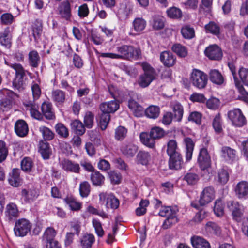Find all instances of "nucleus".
I'll use <instances>...</instances> for the list:
<instances>
[{
  "instance_id": "obj_19",
  "label": "nucleus",
  "mask_w": 248,
  "mask_h": 248,
  "mask_svg": "<svg viewBox=\"0 0 248 248\" xmlns=\"http://www.w3.org/2000/svg\"><path fill=\"white\" fill-rule=\"evenodd\" d=\"M62 168L67 172L79 173L80 167L79 164L68 159H64L61 162Z\"/></svg>"
},
{
  "instance_id": "obj_7",
  "label": "nucleus",
  "mask_w": 248,
  "mask_h": 248,
  "mask_svg": "<svg viewBox=\"0 0 248 248\" xmlns=\"http://www.w3.org/2000/svg\"><path fill=\"white\" fill-rule=\"evenodd\" d=\"M197 163L201 170L208 171L211 168V158L207 148L200 149L197 157Z\"/></svg>"
},
{
  "instance_id": "obj_58",
  "label": "nucleus",
  "mask_w": 248,
  "mask_h": 248,
  "mask_svg": "<svg viewBox=\"0 0 248 248\" xmlns=\"http://www.w3.org/2000/svg\"><path fill=\"white\" fill-rule=\"evenodd\" d=\"M202 114L200 112L194 111L191 112L187 118V120L189 122L194 123L198 125L202 124Z\"/></svg>"
},
{
  "instance_id": "obj_62",
  "label": "nucleus",
  "mask_w": 248,
  "mask_h": 248,
  "mask_svg": "<svg viewBox=\"0 0 248 248\" xmlns=\"http://www.w3.org/2000/svg\"><path fill=\"white\" fill-rule=\"evenodd\" d=\"M224 204L221 200H217L215 202L214 212L217 217H221L224 215Z\"/></svg>"
},
{
  "instance_id": "obj_55",
  "label": "nucleus",
  "mask_w": 248,
  "mask_h": 248,
  "mask_svg": "<svg viewBox=\"0 0 248 248\" xmlns=\"http://www.w3.org/2000/svg\"><path fill=\"white\" fill-rule=\"evenodd\" d=\"M94 237L93 234H87L83 236L80 240L82 248H90L94 242Z\"/></svg>"
},
{
  "instance_id": "obj_17",
  "label": "nucleus",
  "mask_w": 248,
  "mask_h": 248,
  "mask_svg": "<svg viewBox=\"0 0 248 248\" xmlns=\"http://www.w3.org/2000/svg\"><path fill=\"white\" fill-rule=\"evenodd\" d=\"M169 156V167L170 169L179 170L182 168L184 161L182 155L180 153Z\"/></svg>"
},
{
  "instance_id": "obj_22",
  "label": "nucleus",
  "mask_w": 248,
  "mask_h": 248,
  "mask_svg": "<svg viewBox=\"0 0 248 248\" xmlns=\"http://www.w3.org/2000/svg\"><path fill=\"white\" fill-rule=\"evenodd\" d=\"M119 108V104L115 100L103 102L99 106V108L101 112L109 114L115 112Z\"/></svg>"
},
{
  "instance_id": "obj_10",
  "label": "nucleus",
  "mask_w": 248,
  "mask_h": 248,
  "mask_svg": "<svg viewBox=\"0 0 248 248\" xmlns=\"http://www.w3.org/2000/svg\"><path fill=\"white\" fill-rule=\"evenodd\" d=\"M72 2L69 0H64L59 4L57 7L58 14L60 18L67 21H70L72 16Z\"/></svg>"
},
{
  "instance_id": "obj_26",
  "label": "nucleus",
  "mask_w": 248,
  "mask_h": 248,
  "mask_svg": "<svg viewBox=\"0 0 248 248\" xmlns=\"http://www.w3.org/2000/svg\"><path fill=\"white\" fill-rule=\"evenodd\" d=\"M38 152L44 160L49 159L52 151L49 143L46 141L41 140L38 144Z\"/></svg>"
},
{
  "instance_id": "obj_38",
  "label": "nucleus",
  "mask_w": 248,
  "mask_h": 248,
  "mask_svg": "<svg viewBox=\"0 0 248 248\" xmlns=\"http://www.w3.org/2000/svg\"><path fill=\"white\" fill-rule=\"evenodd\" d=\"M222 156L227 161H233L236 157V151L229 146H224L221 149Z\"/></svg>"
},
{
  "instance_id": "obj_33",
  "label": "nucleus",
  "mask_w": 248,
  "mask_h": 248,
  "mask_svg": "<svg viewBox=\"0 0 248 248\" xmlns=\"http://www.w3.org/2000/svg\"><path fill=\"white\" fill-rule=\"evenodd\" d=\"M174 120L180 122L182 121L184 114V108L179 102H177L171 106Z\"/></svg>"
},
{
  "instance_id": "obj_4",
  "label": "nucleus",
  "mask_w": 248,
  "mask_h": 248,
  "mask_svg": "<svg viewBox=\"0 0 248 248\" xmlns=\"http://www.w3.org/2000/svg\"><path fill=\"white\" fill-rule=\"evenodd\" d=\"M189 79L192 85L199 90L206 88L208 80L207 74L197 69L192 70Z\"/></svg>"
},
{
  "instance_id": "obj_31",
  "label": "nucleus",
  "mask_w": 248,
  "mask_h": 248,
  "mask_svg": "<svg viewBox=\"0 0 248 248\" xmlns=\"http://www.w3.org/2000/svg\"><path fill=\"white\" fill-rule=\"evenodd\" d=\"M10 32V30L8 27L5 28L3 32H0V44L7 48H10L12 44Z\"/></svg>"
},
{
  "instance_id": "obj_27",
  "label": "nucleus",
  "mask_w": 248,
  "mask_h": 248,
  "mask_svg": "<svg viewBox=\"0 0 248 248\" xmlns=\"http://www.w3.org/2000/svg\"><path fill=\"white\" fill-rule=\"evenodd\" d=\"M14 129L16 135L20 137L26 136L29 131L27 123L22 119L18 120L16 122Z\"/></svg>"
},
{
  "instance_id": "obj_56",
  "label": "nucleus",
  "mask_w": 248,
  "mask_h": 248,
  "mask_svg": "<svg viewBox=\"0 0 248 248\" xmlns=\"http://www.w3.org/2000/svg\"><path fill=\"white\" fill-rule=\"evenodd\" d=\"M55 130L61 138H67L69 136L68 129L62 123H58L55 126Z\"/></svg>"
},
{
  "instance_id": "obj_60",
  "label": "nucleus",
  "mask_w": 248,
  "mask_h": 248,
  "mask_svg": "<svg viewBox=\"0 0 248 248\" xmlns=\"http://www.w3.org/2000/svg\"><path fill=\"white\" fill-rule=\"evenodd\" d=\"M56 235V232L52 227H47L45 230L43 239L46 241V243L55 241V237Z\"/></svg>"
},
{
  "instance_id": "obj_29",
  "label": "nucleus",
  "mask_w": 248,
  "mask_h": 248,
  "mask_svg": "<svg viewBox=\"0 0 248 248\" xmlns=\"http://www.w3.org/2000/svg\"><path fill=\"white\" fill-rule=\"evenodd\" d=\"M90 180L94 186L101 187L105 184V176L97 170L92 172L90 175Z\"/></svg>"
},
{
  "instance_id": "obj_52",
  "label": "nucleus",
  "mask_w": 248,
  "mask_h": 248,
  "mask_svg": "<svg viewBox=\"0 0 248 248\" xmlns=\"http://www.w3.org/2000/svg\"><path fill=\"white\" fill-rule=\"evenodd\" d=\"M150 136L152 137L155 140L160 139L166 135V132L159 126H154L151 128L150 132Z\"/></svg>"
},
{
  "instance_id": "obj_16",
  "label": "nucleus",
  "mask_w": 248,
  "mask_h": 248,
  "mask_svg": "<svg viewBox=\"0 0 248 248\" xmlns=\"http://www.w3.org/2000/svg\"><path fill=\"white\" fill-rule=\"evenodd\" d=\"M51 99L58 107L62 106L66 100V92L61 89L53 90L51 92Z\"/></svg>"
},
{
  "instance_id": "obj_61",
  "label": "nucleus",
  "mask_w": 248,
  "mask_h": 248,
  "mask_svg": "<svg viewBox=\"0 0 248 248\" xmlns=\"http://www.w3.org/2000/svg\"><path fill=\"white\" fill-rule=\"evenodd\" d=\"M94 114L91 111H87L84 117V124L87 128L93 127L94 123Z\"/></svg>"
},
{
  "instance_id": "obj_54",
  "label": "nucleus",
  "mask_w": 248,
  "mask_h": 248,
  "mask_svg": "<svg viewBox=\"0 0 248 248\" xmlns=\"http://www.w3.org/2000/svg\"><path fill=\"white\" fill-rule=\"evenodd\" d=\"M110 120V115L107 113L101 112L99 116V126L102 130H105Z\"/></svg>"
},
{
  "instance_id": "obj_9",
  "label": "nucleus",
  "mask_w": 248,
  "mask_h": 248,
  "mask_svg": "<svg viewBox=\"0 0 248 248\" xmlns=\"http://www.w3.org/2000/svg\"><path fill=\"white\" fill-rule=\"evenodd\" d=\"M99 198L100 202H105L107 209L116 210L119 207L120 201L112 193L102 192L99 194Z\"/></svg>"
},
{
  "instance_id": "obj_20",
  "label": "nucleus",
  "mask_w": 248,
  "mask_h": 248,
  "mask_svg": "<svg viewBox=\"0 0 248 248\" xmlns=\"http://www.w3.org/2000/svg\"><path fill=\"white\" fill-rule=\"evenodd\" d=\"M160 60L162 64L167 67L173 66L176 63V57L170 51H164L160 54Z\"/></svg>"
},
{
  "instance_id": "obj_36",
  "label": "nucleus",
  "mask_w": 248,
  "mask_h": 248,
  "mask_svg": "<svg viewBox=\"0 0 248 248\" xmlns=\"http://www.w3.org/2000/svg\"><path fill=\"white\" fill-rule=\"evenodd\" d=\"M5 64L15 71V76L20 77H25L26 76V70L21 64L16 62L12 63L8 62L6 60H5Z\"/></svg>"
},
{
  "instance_id": "obj_35",
  "label": "nucleus",
  "mask_w": 248,
  "mask_h": 248,
  "mask_svg": "<svg viewBox=\"0 0 248 248\" xmlns=\"http://www.w3.org/2000/svg\"><path fill=\"white\" fill-rule=\"evenodd\" d=\"M28 62L31 68H37L40 62V57L36 50H32L28 54Z\"/></svg>"
},
{
  "instance_id": "obj_48",
  "label": "nucleus",
  "mask_w": 248,
  "mask_h": 248,
  "mask_svg": "<svg viewBox=\"0 0 248 248\" xmlns=\"http://www.w3.org/2000/svg\"><path fill=\"white\" fill-rule=\"evenodd\" d=\"M134 31L139 33L142 32L146 26V21L142 17L136 18L133 21Z\"/></svg>"
},
{
  "instance_id": "obj_57",
  "label": "nucleus",
  "mask_w": 248,
  "mask_h": 248,
  "mask_svg": "<svg viewBox=\"0 0 248 248\" xmlns=\"http://www.w3.org/2000/svg\"><path fill=\"white\" fill-rule=\"evenodd\" d=\"M127 133V128L123 126H119L115 130V139L118 141L123 140L126 137Z\"/></svg>"
},
{
  "instance_id": "obj_24",
  "label": "nucleus",
  "mask_w": 248,
  "mask_h": 248,
  "mask_svg": "<svg viewBox=\"0 0 248 248\" xmlns=\"http://www.w3.org/2000/svg\"><path fill=\"white\" fill-rule=\"evenodd\" d=\"M165 18L160 15H153L149 21L150 25L155 31L163 29L165 27Z\"/></svg>"
},
{
  "instance_id": "obj_42",
  "label": "nucleus",
  "mask_w": 248,
  "mask_h": 248,
  "mask_svg": "<svg viewBox=\"0 0 248 248\" xmlns=\"http://www.w3.org/2000/svg\"><path fill=\"white\" fill-rule=\"evenodd\" d=\"M63 201L68 205L70 210L72 211H78L80 210L82 207V203L77 201L76 199L72 196L66 197L63 199Z\"/></svg>"
},
{
  "instance_id": "obj_32",
  "label": "nucleus",
  "mask_w": 248,
  "mask_h": 248,
  "mask_svg": "<svg viewBox=\"0 0 248 248\" xmlns=\"http://www.w3.org/2000/svg\"><path fill=\"white\" fill-rule=\"evenodd\" d=\"M138 150V147L132 143L123 145L121 149L122 154L127 157H133Z\"/></svg>"
},
{
  "instance_id": "obj_46",
  "label": "nucleus",
  "mask_w": 248,
  "mask_h": 248,
  "mask_svg": "<svg viewBox=\"0 0 248 248\" xmlns=\"http://www.w3.org/2000/svg\"><path fill=\"white\" fill-rule=\"evenodd\" d=\"M204 29L206 33H210L216 36L220 33V28L219 25L214 21H210L205 25Z\"/></svg>"
},
{
  "instance_id": "obj_25",
  "label": "nucleus",
  "mask_w": 248,
  "mask_h": 248,
  "mask_svg": "<svg viewBox=\"0 0 248 248\" xmlns=\"http://www.w3.org/2000/svg\"><path fill=\"white\" fill-rule=\"evenodd\" d=\"M190 241L194 248H211L209 242L199 236H193L190 238Z\"/></svg>"
},
{
  "instance_id": "obj_12",
  "label": "nucleus",
  "mask_w": 248,
  "mask_h": 248,
  "mask_svg": "<svg viewBox=\"0 0 248 248\" xmlns=\"http://www.w3.org/2000/svg\"><path fill=\"white\" fill-rule=\"evenodd\" d=\"M204 53L206 56L212 60H220L223 56L222 50L215 44L207 47L204 50Z\"/></svg>"
},
{
  "instance_id": "obj_53",
  "label": "nucleus",
  "mask_w": 248,
  "mask_h": 248,
  "mask_svg": "<svg viewBox=\"0 0 248 248\" xmlns=\"http://www.w3.org/2000/svg\"><path fill=\"white\" fill-rule=\"evenodd\" d=\"M212 126L216 133L219 134L223 132L222 120L220 113L215 115L212 122Z\"/></svg>"
},
{
  "instance_id": "obj_11",
  "label": "nucleus",
  "mask_w": 248,
  "mask_h": 248,
  "mask_svg": "<svg viewBox=\"0 0 248 248\" xmlns=\"http://www.w3.org/2000/svg\"><path fill=\"white\" fill-rule=\"evenodd\" d=\"M215 198V190L213 186H209L204 188L201 194L199 203L204 206L210 203Z\"/></svg>"
},
{
  "instance_id": "obj_59",
  "label": "nucleus",
  "mask_w": 248,
  "mask_h": 248,
  "mask_svg": "<svg viewBox=\"0 0 248 248\" xmlns=\"http://www.w3.org/2000/svg\"><path fill=\"white\" fill-rule=\"evenodd\" d=\"M183 37L187 39H190L195 36V31L193 28L190 26L186 25L183 27L181 30Z\"/></svg>"
},
{
  "instance_id": "obj_47",
  "label": "nucleus",
  "mask_w": 248,
  "mask_h": 248,
  "mask_svg": "<svg viewBox=\"0 0 248 248\" xmlns=\"http://www.w3.org/2000/svg\"><path fill=\"white\" fill-rule=\"evenodd\" d=\"M21 169L25 173H29L32 171L34 163L29 157H25L20 163Z\"/></svg>"
},
{
  "instance_id": "obj_41",
  "label": "nucleus",
  "mask_w": 248,
  "mask_h": 248,
  "mask_svg": "<svg viewBox=\"0 0 248 248\" xmlns=\"http://www.w3.org/2000/svg\"><path fill=\"white\" fill-rule=\"evenodd\" d=\"M200 180L199 175L192 172H186L183 178V180L185 181L187 185L193 186L196 185Z\"/></svg>"
},
{
  "instance_id": "obj_13",
  "label": "nucleus",
  "mask_w": 248,
  "mask_h": 248,
  "mask_svg": "<svg viewBox=\"0 0 248 248\" xmlns=\"http://www.w3.org/2000/svg\"><path fill=\"white\" fill-rule=\"evenodd\" d=\"M19 216V210L15 203L11 202L6 205L5 211V217L6 220L14 222Z\"/></svg>"
},
{
  "instance_id": "obj_45",
  "label": "nucleus",
  "mask_w": 248,
  "mask_h": 248,
  "mask_svg": "<svg viewBox=\"0 0 248 248\" xmlns=\"http://www.w3.org/2000/svg\"><path fill=\"white\" fill-rule=\"evenodd\" d=\"M205 229L210 233H212L217 236L221 234V227L216 222L208 221L205 225Z\"/></svg>"
},
{
  "instance_id": "obj_51",
  "label": "nucleus",
  "mask_w": 248,
  "mask_h": 248,
  "mask_svg": "<svg viewBox=\"0 0 248 248\" xmlns=\"http://www.w3.org/2000/svg\"><path fill=\"white\" fill-rule=\"evenodd\" d=\"M79 191L82 198L87 197L91 192V185L87 181L81 182L79 184Z\"/></svg>"
},
{
  "instance_id": "obj_50",
  "label": "nucleus",
  "mask_w": 248,
  "mask_h": 248,
  "mask_svg": "<svg viewBox=\"0 0 248 248\" xmlns=\"http://www.w3.org/2000/svg\"><path fill=\"white\" fill-rule=\"evenodd\" d=\"M171 49L179 57L184 58L187 55L188 52L186 47L179 43L174 44L172 46Z\"/></svg>"
},
{
  "instance_id": "obj_49",
  "label": "nucleus",
  "mask_w": 248,
  "mask_h": 248,
  "mask_svg": "<svg viewBox=\"0 0 248 248\" xmlns=\"http://www.w3.org/2000/svg\"><path fill=\"white\" fill-rule=\"evenodd\" d=\"M141 142L146 146L153 148L155 145V139L150 136V133L142 132L140 135Z\"/></svg>"
},
{
  "instance_id": "obj_15",
  "label": "nucleus",
  "mask_w": 248,
  "mask_h": 248,
  "mask_svg": "<svg viewBox=\"0 0 248 248\" xmlns=\"http://www.w3.org/2000/svg\"><path fill=\"white\" fill-rule=\"evenodd\" d=\"M24 106L27 110L30 111L31 116L37 120H40L43 119L42 112L39 111V105L35 101L29 100L23 103Z\"/></svg>"
},
{
  "instance_id": "obj_6",
  "label": "nucleus",
  "mask_w": 248,
  "mask_h": 248,
  "mask_svg": "<svg viewBox=\"0 0 248 248\" xmlns=\"http://www.w3.org/2000/svg\"><path fill=\"white\" fill-rule=\"evenodd\" d=\"M228 209L232 213V219L237 222H241L244 218V209L238 202L230 201L227 202Z\"/></svg>"
},
{
  "instance_id": "obj_63",
  "label": "nucleus",
  "mask_w": 248,
  "mask_h": 248,
  "mask_svg": "<svg viewBox=\"0 0 248 248\" xmlns=\"http://www.w3.org/2000/svg\"><path fill=\"white\" fill-rule=\"evenodd\" d=\"M218 181L222 185L227 183L229 179V174L228 171L224 169H220L217 173Z\"/></svg>"
},
{
  "instance_id": "obj_21",
  "label": "nucleus",
  "mask_w": 248,
  "mask_h": 248,
  "mask_svg": "<svg viewBox=\"0 0 248 248\" xmlns=\"http://www.w3.org/2000/svg\"><path fill=\"white\" fill-rule=\"evenodd\" d=\"M152 160V157L151 154L145 151H140L136 156V162L146 167L150 165Z\"/></svg>"
},
{
  "instance_id": "obj_18",
  "label": "nucleus",
  "mask_w": 248,
  "mask_h": 248,
  "mask_svg": "<svg viewBox=\"0 0 248 248\" xmlns=\"http://www.w3.org/2000/svg\"><path fill=\"white\" fill-rule=\"evenodd\" d=\"M41 112L42 116L48 120H53L55 119L54 110L52 104L49 101H44L41 105Z\"/></svg>"
},
{
  "instance_id": "obj_37",
  "label": "nucleus",
  "mask_w": 248,
  "mask_h": 248,
  "mask_svg": "<svg viewBox=\"0 0 248 248\" xmlns=\"http://www.w3.org/2000/svg\"><path fill=\"white\" fill-rule=\"evenodd\" d=\"M70 125L72 130L77 135L81 136L85 133L86 127L79 120H74Z\"/></svg>"
},
{
  "instance_id": "obj_1",
  "label": "nucleus",
  "mask_w": 248,
  "mask_h": 248,
  "mask_svg": "<svg viewBox=\"0 0 248 248\" xmlns=\"http://www.w3.org/2000/svg\"><path fill=\"white\" fill-rule=\"evenodd\" d=\"M141 67L143 72L140 75L137 83L140 87L145 88L156 79L157 74L155 69L146 62L141 63Z\"/></svg>"
},
{
  "instance_id": "obj_8",
  "label": "nucleus",
  "mask_w": 248,
  "mask_h": 248,
  "mask_svg": "<svg viewBox=\"0 0 248 248\" xmlns=\"http://www.w3.org/2000/svg\"><path fill=\"white\" fill-rule=\"evenodd\" d=\"M228 117L235 127H241L247 124L246 119L240 108H234L229 111Z\"/></svg>"
},
{
  "instance_id": "obj_39",
  "label": "nucleus",
  "mask_w": 248,
  "mask_h": 248,
  "mask_svg": "<svg viewBox=\"0 0 248 248\" xmlns=\"http://www.w3.org/2000/svg\"><path fill=\"white\" fill-rule=\"evenodd\" d=\"M160 112V108L157 106L151 105L145 110L144 113L145 116L150 119H155L158 117Z\"/></svg>"
},
{
  "instance_id": "obj_34",
  "label": "nucleus",
  "mask_w": 248,
  "mask_h": 248,
  "mask_svg": "<svg viewBox=\"0 0 248 248\" xmlns=\"http://www.w3.org/2000/svg\"><path fill=\"white\" fill-rule=\"evenodd\" d=\"M210 81L217 85H222L224 82V78L221 73L217 69L211 70L209 73Z\"/></svg>"
},
{
  "instance_id": "obj_64",
  "label": "nucleus",
  "mask_w": 248,
  "mask_h": 248,
  "mask_svg": "<svg viewBox=\"0 0 248 248\" xmlns=\"http://www.w3.org/2000/svg\"><path fill=\"white\" fill-rule=\"evenodd\" d=\"M238 75L241 81L244 85L248 87V68L242 67L239 68Z\"/></svg>"
},
{
  "instance_id": "obj_40",
  "label": "nucleus",
  "mask_w": 248,
  "mask_h": 248,
  "mask_svg": "<svg viewBox=\"0 0 248 248\" xmlns=\"http://www.w3.org/2000/svg\"><path fill=\"white\" fill-rule=\"evenodd\" d=\"M38 130L41 134L44 141H50L55 137V133L49 128L41 125L38 127Z\"/></svg>"
},
{
  "instance_id": "obj_44",
  "label": "nucleus",
  "mask_w": 248,
  "mask_h": 248,
  "mask_svg": "<svg viewBox=\"0 0 248 248\" xmlns=\"http://www.w3.org/2000/svg\"><path fill=\"white\" fill-rule=\"evenodd\" d=\"M166 13L168 16L172 19L180 20L183 16L182 10L180 8L174 6L168 9Z\"/></svg>"
},
{
  "instance_id": "obj_14",
  "label": "nucleus",
  "mask_w": 248,
  "mask_h": 248,
  "mask_svg": "<svg viewBox=\"0 0 248 248\" xmlns=\"http://www.w3.org/2000/svg\"><path fill=\"white\" fill-rule=\"evenodd\" d=\"M234 191L238 199H247L248 198V182L245 180L240 181L234 187Z\"/></svg>"
},
{
  "instance_id": "obj_43",
  "label": "nucleus",
  "mask_w": 248,
  "mask_h": 248,
  "mask_svg": "<svg viewBox=\"0 0 248 248\" xmlns=\"http://www.w3.org/2000/svg\"><path fill=\"white\" fill-rule=\"evenodd\" d=\"M176 214L177 212H173L171 215H170V216H168L164 221L161 225V228L163 230H166L177 223L179 219Z\"/></svg>"
},
{
  "instance_id": "obj_5",
  "label": "nucleus",
  "mask_w": 248,
  "mask_h": 248,
  "mask_svg": "<svg viewBox=\"0 0 248 248\" xmlns=\"http://www.w3.org/2000/svg\"><path fill=\"white\" fill-rule=\"evenodd\" d=\"M32 224L30 221L22 218L16 220L14 227L15 234L18 237H24L30 232Z\"/></svg>"
},
{
  "instance_id": "obj_2",
  "label": "nucleus",
  "mask_w": 248,
  "mask_h": 248,
  "mask_svg": "<svg viewBox=\"0 0 248 248\" xmlns=\"http://www.w3.org/2000/svg\"><path fill=\"white\" fill-rule=\"evenodd\" d=\"M116 49L117 52L118 59L137 60L141 55V51L140 48L135 47L130 45H119L116 47Z\"/></svg>"
},
{
  "instance_id": "obj_30",
  "label": "nucleus",
  "mask_w": 248,
  "mask_h": 248,
  "mask_svg": "<svg viewBox=\"0 0 248 248\" xmlns=\"http://www.w3.org/2000/svg\"><path fill=\"white\" fill-rule=\"evenodd\" d=\"M186 146L185 158L186 162L190 161L192 157L195 143L191 138L186 137L184 139Z\"/></svg>"
},
{
  "instance_id": "obj_23",
  "label": "nucleus",
  "mask_w": 248,
  "mask_h": 248,
  "mask_svg": "<svg viewBox=\"0 0 248 248\" xmlns=\"http://www.w3.org/2000/svg\"><path fill=\"white\" fill-rule=\"evenodd\" d=\"M19 169L14 168L9 173L8 179L9 184L15 187H18L21 185V179Z\"/></svg>"
},
{
  "instance_id": "obj_28",
  "label": "nucleus",
  "mask_w": 248,
  "mask_h": 248,
  "mask_svg": "<svg viewBox=\"0 0 248 248\" xmlns=\"http://www.w3.org/2000/svg\"><path fill=\"white\" fill-rule=\"evenodd\" d=\"M31 29L34 41L35 42H38L43 31L42 20L40 19H35L32 23Z\"/></svg>"
},
{
  "instance_id": "obj_3",
  "label": "nucleus",
  "mask_w": 248,
  "mask_h": 248,
  "mask_svg": "<svg viewBox=\"0 0 248 248\" xmlns=\"http://www.w3.org/2000/svg\"><path fill=\"white\" fill-rule=\"evenodd\" d=\"M137 97V94L132 91H127L125 94L128 108L133 112L135 116L140 117L144 114V108L136 101Z\"/></svg>"
}]
</instances>
